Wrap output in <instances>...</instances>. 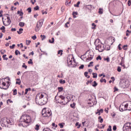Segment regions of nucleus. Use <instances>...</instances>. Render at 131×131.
Instances as JSON below:
<instances>
[{
    "mask_svg": "<svg viewBox=\"0 0 131 131\" xmlns=\"http://www.w3.org/2000/svg\"><path fill=\"white\" fill-rule=\"evenodd\" d=\"M48 99L49 96L47 93H40L36 96V103L38 104V105L42 106L43 105H46V103L48 102Z\"/></svg>",
    "mask_w": 131,
    "mask_h": 131,
    "instance_id": "f257e3e1",
    "label": "nucleus"
},
{
    "mask_svg": "<svg viewBox=\"0 0 131 131\" xmlns=\"http://www.w3.org/2000/svg\"><path fill=\"white\" fill-rule=\"evenodd\" d=\"M30 122H31V117L28 115H23L19 119V124L23 127H27Z\"/></svg>",
    "mask_w": 131,
    "mask_h": 131,
    "instance_id": "f03ea898",
    "label": "nucleus"
},
{
    "mask_svg": "<svg viewBox=\"0 0 131 131\" xmlns=\"http://www.w3.org/2000/svg\"><path fill=\"white\" fill-rule=\"evenodd\" d=\"M42 115L43 117H50L52 115V112L51 110H48L46 108H43L42 111Z\"/></svg>",
    "mask_w": 131,
    "mask_h": 131,
    "instance_id": "7ed1b4c3",
    "label": "nucleus"
},
{
    "mask_svg": "<svg viewBox=\"0 0 131 131\" xmlns=\"http://www.w3.org/2000/svg\"><path fill=\"white\" fill-rule=\"evenodd\" d=\"M42 24H43V19H41L37 23L35 29L36 32L39 31V30L41 28V26H42Z\"/></svg>",
    "mask_w": 131,
    "mask_h": 131,
    "instance_id": "20e7f679",
    "label": "nucleus"
},
{
    "mask_svg": "<svg viewBox=\"0 0 131 131\" xmlns=\"http://www.w3.org/2000/svg\"><path fill=\"white\" fill-rule=\"evenodd\" d=\"M123 131H131V122L126 123L124 124Z\"/></svg>",
    "mask_w": 131,
    "mask_h": 131,
    "instance_id": "39448f33",
    "label": "nucleus"
},
{
    "mask_svg": "<svg viewBox=\"0 0 131 131\" xmlns=\"http://www.w3.org/2000/svg\"><path fill=\"white\" fill-rule=\"evenodd\" d=\"M96 50H98L99 52H102L105 50L104 44L100 43L98 45H96Z\"/></svg>",
    "mask_w": 131,
    "mask_h": 131,
    "instance_id": "423d86ee",
    "label": "nucleus"
},
{
    "mask_svg": "<svg viewBox=\"0 0 131 131\" xmlns=\"http://www.w3.org/2000/svg\"><path fill=\"white\" fill-rule=\"evenodd\" d=\"M68 64L72 65V63H75V59L72 55L69 56L67 58Z\"/></svg>",
    "mask_w": 131,
    "mask_h": 131,
    "instance_id": "0eeeda50",
    "label": "nucleus"
},
{
    "mask_svg": "<svg viewBox=\"0 0 131 131\" xmlns=\"http://www.w3.org/2000/svg\"><path fill=\"white\" fill-rule=\"evenodd\" d=\"M4 78L3 79H0V89H1L2 90H7V89H6V82H4L3 80Z\"/></svg>",
    "mask_w": 131,
    "mask_h": 131,
    "instance_id": "6e6552de",
    "label": "nucleus"
},
{
    "mask_svg": "<svg viewBox=\"0 0 131 131\" xmlns=\"http://www.w3.org/2000/svg\"><path fill=\"white\" fill-rule=\"evenodd\" d=\"M6 122L7 124L12 125V124H14V119L12 118H9L8 119V118H6Z\"/></svg>",
    "mask_w": 131,
    "mask_h": 131,
    "instance_id": "1a4fd4ad",
    "label": "nucleus"
},
{
    "mask_svg": "<svg viewBox=\"0 0 131 131\" xmlns=\"http://www.w3.org/2000/svg\"><path fill=\"white\" fill-rule=\"evenodd\" d=\"M125 108L127 109L129 111H131V101H128L127 103L124 105Z\"/></svg>",
    "mask_w": 131,
    "mask_h": 131,
    "instance_id": "9d476101",
    "label": "nucleus"
},
{
    "mask_svg": "<svg viewBox=\"0 0 131 131\" xmlns=\"http://www.w3.org/2000/svg\"><path fill=\"white\" fill-rule=\"evenodd\" d=\"M7 19V24H5V22L4 21V20H3V24L4 25H5V26H8V25H10L11 23H12V21L11 20V19H10V17L8 16Z\"/></svg>",
    "mask_w": 131,
    "mask_h": 131,
    "instance_id": "9b49d317",
    "label": "nucleus"
},
{
    "mask_svg": "<svg viewBox=\"0 0 131 131\" xmlns=\"http://www.w3.org/2000/svg\"><path fill=\"white\" fill-rule=\"evenodd\" d=\"M69 102V100H66V99H65L64 98V99H63V100H61L59 103L62 105H66V104Z\"/></svg>",
    "mask_w": 131,
    "mask_h": 131,
    "instance_id": "f8f14e48",
    "label": "nucleus"
},
{
    "mask_svg": "<svg viewBox=\"0 0 131 131\" xmlns=\"http://www.w3.org/2000/svg\"><path fill=\"white\" fill-rule=\"evenodd\" d=\"M119 110L121 112H123V111H125V110H127V109H126V108L124 107L123 104H122L120 106Z\"/></svg>",
    "mask_w": 131,
    "mask_h": 131,
    "instance_id": "ddd939ff",
    "label": "nucleus"
},
{
    "mask_svg": "<svg viewBox=\"0 0 131 131\" xmlns=\"http://www.w3.org/2000/svg\"><path fill=\"white\" fill-rule=\"evenodd\" d=\"M94 58V55L92 54V53H89L88 55V57L87 58V60L89 61H91Z\"/></svg>",
    "mask_w": 131,
    "mask_h": 131,
    "instance_id": "4468645a",
    "label": "nucleus"
},
{
    "mask_svg": "<svg viewBox=\"0 0 131 131\" xmlns=\"http://www.w3.org/2000/svg\"><path fill=\"white\" fill-rule=\"evenodd\" d=\"M0 30H2V32H3V33H5V32H6V27H5V26H2L0 28Z\"/></svg>",
    "mask_w": 131,
    "mask_h": 131,
    "instance_id": "2eb2a0df",
    "label": "nucleus"
},
{
    "mask_svg": "<svg viewBox=\"0 0 131 131\" xmlns=\"http://www.w3.org/2000/svg\"><path fill=\"white\" fill-rule=\"evenodd\" d=\"M104 50H105V51H110V46L109 45L105 46V47L104 48Z\"/></svg>",
    "mask_w": 131,
    "mask_h": 131,
    "instance_id": "dca6fc26",
    "label": "nucleus"
},
{
    "mask_svg": "<svg viewBox=\"0 0 131 131\" xmlns=\"http://www.w3.org/2000/svg\"><path fill=\"white\" fill-rule=\"evenodd\" d=\"M49 41L50 43H54V42H55V38H54V37H52V40L49 39Z\"/></svg>",
    "mask_w": 131,
    "mask_h": 131,
    "instance_id": "f3484780",
    "label": "nucleus"
},
{
    "mask_svg": "<svg viewBox=\"0 0 131 131\" xmlns=\"http://www.w3.org/2000/svg\"><path fill=\"white\" fill-rule=\"evenodd\" d=\"M19 26L20 27H24V26H25V23H24L23 22H20L19 24Z\"/></svg>",
    "mask_w": 131,
    "mask_h": 131,
    "instance_id": "a211bd4d",
    "label": "nucleus"
},
{
    "mask_svg": "<svg viewBox=\"0 0 131 131\" xmlns=\"http://www.w3.org/2000/svg\"><path fill=\"white\" fill-rule=\"evenodd\" d=\"M15 54L16 56H18V55H20L21 53L20 52V51H19V50H16L15 51Z\"/></svg>",
    "mask_w": 131,
    "mask_h": 131,
    "instance_id": "6ab92c4d",
    "label": "nucleus"
},
{
    "mask_svg": "<svg viewBox=\"0 0 131 131\" xmlns=\"http://www.w3.org/2000/svg\"><path fill=\"white\" fill-rule=\"evenodd\" d=\"M23 31V29L20 28L19 29V31H17L18 34H21V33H23V32H22Z\"/></svg>",
    "mask_w": 131,
    "mask_h": 131,
    "instance_id": "aec40b11",
    "label": "nucleus"
},
{
    "mask_svg": "<svg viewBox=\"0 0 131 131\" xmlns=\"http://www.w3.org/2000/svg\"><path fill=\"white\" fill-rule=\"evenodd\" d=\"M59 82L62 84H64V83H66V81H65V80L60 79L59 80Z\"/></svg>",
    "mask_w": 131,
    "mask_h": 131,
    "instance_id": "412c9836",
    "label": "nucleus"
},
{
    "mask_svg": "<svg viewBox=\"0 0 131 131\" xmlns=\"http://www.w3.org/2000/svg\"><path fill=\"white\" fill-rule=\"evenodd\" d=\"M7 85H6V87H5V89H6V90H7V89H9V88L10 87V85L11 84L10 83V81H7Z\"/></svg>",
    "mask_w": 131,
    "mask_h": 131,
    "instance_id": "4be33fe9",
    "label": "nucleus"
},
{
    "mask_svg": "<svg viewBox=\"0 0 131 131\" xmlns=\"http://www.w3.org/2000/svg\"><path fill=\"white\" fill-rule=\"evenodd\" d=\"M100 81V82H105V83L107 82V81H106V79H103V78H101Z\"/></svg>",
    "mask_w": 131,
    "mask_h": 131,
    "instance_id": "5701e85b",
    "label": "nucleus"
},
{
    "mask_svg": "<svg viewBox=\"0 0 131 131\" xmlns=\"http://www.w3.org/2000/svg\"><path fill=\"white\" fill-rule=\"evenodd\" d=\"M63 124H65V123H61L58 124V125L60 126V128H63V127H64Z\"/></svg>",
    "mask_w": 131,
    "mask_h": 131,
    "instance_id": "b1692460",
    "label": "nucleus"
},
{
    "mask_svg": "<svg viewBox=\"0 0 131 131\" xmlns=\"http://www.w3.org/2000/svg\"><path fill=\"white\" fill-rule=\"evenodd\" d=\"M92 75H93V78H97V77H98V74H97V73H93Z\"/></svg>",
    "mask_w": 131,
    "mask_h": 131,
    "instance_id": "393cba45",
    "label": "nucleus"
},
{
    "mask_svg": "<svg viewBox=\"0 0 131 131\" xmlns=\"http://www.w3.org/2000/svg\"><path fill=\"white\" fill-rule=\"evenodd\" d=\"M93 84H92V86H94V88L97 86V85H98V83H97V82L96 81H94L93 82Z\"/></svg>",
    "mask_w": 131,
    "mask_h": 131,
    "instance_id": "a878e982",
    "label": "nucleus"
},
{
    "mask_svg": "<svg viewBox=\"0 0 131 131\" xmlns=\"http://www.w3.org/2000/svg\"><path fill=\"white\" fill-rule=\"evenodd\" d=\"M80 4V2L78 1L76 4L74 5V7H76L77 8H78L79 7V5Z\"/></svg>",
    "mask_w": 131,
    "mask_h": 131,
    "instance_id": "bb28decb",
    "label": "nucleus"
},
{
    "mask_svg": "<svg viewBox=\"0 0 131 131\" xmlns=\"http://www.w3.org/2000/svg\"><path fill=\"white\" fill-rule=\"evenodd\" d=\"M28 64H31V65H33V61H32V59H30L29 61H28Z\"/></svg>",
    "mask_w": 131,
    "mask_h": 131,
    "instance_id": "cd10ccee",
    "label": "nucleus"
},
{
    "mask_svg": "<svg viewBox=\"0 0 131 131\" xmlns=\"http://www.w3.org/2000/svg\"><path fill=\"white\" fill-rule=\"evenodd\" d=\"M40 37L41 38V40H43L44 39H46V36L45 35H41Z\"/></svg>",
    "mask_w": 131,
    "mask_h": 131,
    "instance_id": "c85d7f7f",
    "label": "nucleus"
},
{
    "mask_svg": "<svg viewBox=\"0 0 131 131\" xmlns=\"http://www.w3.org/2000/svg\"><path fill=\"white\" fill-rule=\"evenodd\" d=\"M60 56H62L63 55V50H59L58 51V55H60Z\"/></svg>",
    "mask_w": 131,
    "mask_h": 131,
    "instance_id": "c756f323",
    "label": "nucleus"
},
{
    "mask_svg": "<svg viewBox=\"0 0 131 131\" xmlns=\"http://www.w3.org/2000/svg\"><path fill=\"white\" fill-rule=\"evenodd\" d=\"M70 107H71V108H73V109H74L75 108V103H73V104H70Z\"/></svg>",
    "mask_w": 131,
    "mask_h": 131,
    "instance_id": "7c9ffc66",
    "label": "nucleus"
},
{
    "mask_svg": "<svg viewBox=\"0 0 131 131\" xmlns=\"http://www.w3.org/2000/svg\"><path fill=\"white\" fill-rule=\"evenodd\" d=\"M99 14H103V9L102 8L99 9Z\"/></svg>",
    "mask_w": 131,
    "mask_h": 131,
    "instance_id": "2f4dec72",
    "label": "nucleus"
},
{
    "mask_svg": "<svg viewBox=\"0 0 131 131\" xmlns=\"http://www.w3.org/2000/svg\"><path fill=\"white\" fill-rule=\"evenodd\" d=\"M58 92H62V91L64 90V88H63V87H58Z\"/></svg>",
    "mask_w": 131,
    "mask_h": 131,
    "instance_id": "473e14b6",
    "label": "nucleus"
},
{
    "mask_svg": "<svg viewBox=\"0 0 131 131\" xmlns=\"http://www.w3.org/2000/svg\"><path fill=\"white\" fill-rule=\"evenodd\" d=\"M31 42V40H26V43L27 46H29L30 45V43Z\"/></svg>",
    "mask_w": 131,
    "mask_h": 131,
    "instance_id": "72a5a7b5",
    "label": "nucleus"
},
{
    "mask_svg": "<svg viewBox=\"0 0 131 131\" xmlns=\"http://www.w3.org/2000/svg\"><path fill=\"white\" fill-rule=\"evenodd\" d=\"M76 126H78L77 128H80L81 125H80V124H79V122H77V123H76Z\"/></svg>",
    "mask_w": 131,
    "mask_h": 131,
    "instance_id": "f704fd0d",
    "label": "nucleus"
},
{
    "mask_svg": "<svg viewBox=\"0 0 131 131\" xmlns=\"http://www.w3.org/2000/svg\"><path fill=\"white\" fill-rule=\"evenodd\" d=\"M13 96H16L17 95V89H15L13 90Z\"/></svg>",
    "mask_w": 131,
    "mask_h": 131,
    "instance_id": "c9c22d12",
    "label": "nucleus"
},
{
    "mask_svg": "<svg viewBox=\"0 0 131 131\" xmlns=\"http://www.w3.org/2000/svg\"><path fill=\"white\" fill-rule=\"evenodd\" d=\"M7 57V55H6V54H5V55H4L3 56V59H4V60H8L9 58H7V57Z\"/></svg>",
    "mask_w": 131,
    "mask_h": 131,
    "instance_id": "e433bc0d",
    "label": "nucleus"
},
{
    "mask_svg": "<svg viewBox=\"0 0 131 131\" xmlns=\"http://www.w3.org/2000/svg\"><path fill=\"white\" fill-rule=\"evenodd\" d=\"M107 131H112V128L111 127V125L108 126V128L107 129Z\"/></svg>",
    "mask_w": 131,
    "mask_h": 131,
    "instance_id": "4c0bfd02",
    "label": "nucleus"
},
{
    "mask_svg": "<svg viewBox=\"0 0 131 131\" xmlns=\"http://www.w3.org/2000/svg\"><path fill=\"white\" fill-rule=\"evenodd\" d=\"M39 9V7L38 6H36L34 8V11H37V10Z\"/></svg>",
    "mask_w": 131,
    "mask_h": 131,
    "instance_id": "58836bf2",
    "label": "nucleus"
},
{
    "mask_svg": "<svg viewBox=\"0 0 131 131\" xmlns=\"http://www.w3.org/2000/svg\"><path fill=\"white\" fill-rule=\"evenodd\" d=\"M35 129H36V130H38V129H39V125L36 124Z\"/></svg>",
    "mask_w": 131,
    "mask_h": 131,
    "instance_id": "ea45409f",
    "label": "nucleus"
},
{
    "mask_svg": "<svg viewBox=\"0 0 131 131\" xmlns=\"http://www.w3.org/2000/svg\"><path fill=\"white\" fill-rule=\"evenodd\" d=\"M23 68H25V69H27V66L25 65V63H24L22 66Z\"/></svg>",
    "mask_w": 131,
    "mask_h": 131,
    "instance_id": "a19ab883",
    "label": "nucleus"
},
{
    "mask_svg": "<svg viewBox=\"0 0 131 131\" xmlns=\"http://www.w3.org/2000/svg\"><path fill=\"white\" fill-rule=\"evenodd\" d=\"M117 71L118 72H121V67H118Z\"/></svg>",
    "mask_w": 131,
    "mask_h": 131,
    "instance_id": "79ce46f5",
    "label": "nucleus"
},
{
    "mask_svg": "<svg viewBox=\"0 0 131 131\" xmlns=\"http://www.w3.org/2000/svg\"><path fill=\"white\" fill-rule=\"evenodd\" d=\"M84 68V65L82 64V65H81V66L79 67V70H80V69H83Z\"/></svg>",
    "mask_w": 131,
    "mask_h": 131,
    "instance_id": "37998d69",
    "label": "nucleus"
},
{
    "mask_svg": "<svg viewBox=\"0 0 131 131\" xmlns=\"http://www.w3.org/2000/svg\"><path fill=\"white\" fill-rule=\"evenodd\" d=\"M31 3L32 4V5H34V4L36 3V0H31Z\"/></svg>",
    "mask_w": 131,
    "mask_h": 131,
    "instance_id": "c03bdc74",
    "label": "nucleus"
},
{
    "mask_svg": "<svg viewBox=\"0 0 131 131\" xmlns=\"http://www.w3.org/2000/svg\"><path fill=\"white\" fill-rule=\"evenodd\" d=\"M43 131H52L49 128H44Z\"/></svg>",
    "mask_w": 131,
    "mask_h": 131,
    "instance_id": "a18cd8bd",
    "label": "nucleus"
},
{
    "mask_svg": "<svg viewBox=\"0 0 131 131\" xmlns=\"http://www.w3.org/2000/svg\"><path fill=\"white\" fill-rule=\"evenodd\" d=\"M59 98L61 99V101L65 99V97H64L63 95H60L59 96Z\"/></svg>",
    "mask_w": 131,
    "mask_h": 131,
    "instance_id": "49530a36",
    "label": "nucleus"
},
{
    "mask_svg": "<svg viewBox=\"0 0 131 131\" xmlns=\"http://www.w3.org/2000/svg\"><path fill=\"white\" fill-rule=\"evenodd\" d=\"M92 26H94L92 27V29H96V26H97L96 25H95V23H92Z\"/></svg>",
    "mask_w": 131,
    "mask_h": 131,
    "instance_id": "de8ad7c7",
    "label": "nucleus"
},
{
    "mask_svg": "<svg viewBox=\"0 0 131 131\" xmlns=\"http://www.w3.org/2000/svg\"><path fill=\"white\" fill-rule=\"evenodd\" d=\"M127 5H128V7H130V5H131V1L130 0H129L128 1Z\"/></svg>",
    "mask_w": 131,
    "mask_h": 131,
    "instance_id": "09e8293b",
    "label": "nucleus"
},
{
    "mask_svg": "<svg viewBox=\"0 0 131 131\" xmlns=\"http://www.w3.org/2000/svg\"><path fill=\"white\" fill-rule=\"evenodd\" d=\"M15 46L16 45L15 44L12 45V46H10V49H14V48H15Z\"/></svg>",
    "mask_w": 131,
    "mask_h": 131,
    "instance_id": "8fccbe9b",
    "label": "nucleus"
},
{
    "mask_svg": "<svg viewBox=\"0 0 131 131\" xmlns=\"http://www.w3.org/2000/svg\"><path fill=\"white\" fill-rule=\"evenodd\" d=\"M27 11H28V13H31L32 10H31V7L28 8L27 9Z\"/></svg>",
    "mask_w": 131,
    "mask_h": 131,
    "instance_id": "3c124183",
    "label": "nucleus"
},
{
    "mask_svg": "<svg viewBox=\"0 0 131 131\" xmlns=\"http://www.w3.org/2000/svg\"><path fill=\"white\" fill-rule=\"evenodd\" d=\"M96 60H102V57H101L100 56H98L97 58H96Z\"/></svg>",
    "mask_w": 131,
    "mask_h": 131,
    "instance_id": "603ef678",
    "label": "nucleus"
},
{
    "mask_svg": "<svg viewBox=\"0 0 131 131\" xmlns=\"http://www.w3.org/2000/svg\"><path fill=\"white\" fill-rule=\"evenodd\" d=\"M88 74H89V73L88 72H85L84 73V76L85 77H88Z\"/></svg>",
    "mask_w": 131,
    "mask_h": 131,
    "instance_id": "864d4df0",
    "label": "nucleus"
},
{
    "mask_svg": "<svg viewBox=\"0 0 131 131\" xmlns=\"http://www.w3.org/2000/svg\"><path fill=\"white\" fill-rule=\"evenodd\" d=\"M104 60L107 61V62H110V58H109V57H107L106 58H105Z\"/></svg>",
    "mask_w": 131,
    "mask_h": 131,
    "instance_id": "5fc2aeb1",
    "label": "nucleus"
},
{
    "mask_svg": "<svg viewBox=\"0 0 131 131\" xmlns=\"http://www.w3.org/2000/svg\"><path fill=\"white\" fill-rule=\"evenodd\" d=\"M113 130H116L117 129V127H116V125H114L113 128Z\"/></svg>",
    "mask_w": 131,
    "mask_h": 131,
    "instance_id": "6e6d98bb",
    "label": "nucleus"
},
{
    "mask_svg": "<svg viewBox=\"0 0 131 131\" xmlns=\"http://www.w3.org/2000/svg\"><path fill=\"white\" fill-rule=\"evenodd\" d=\"M121 46V44H119L118 45V49L120 51H121V50H122V48H121V47H120V46Z\"/></svg>",
    "mask_w": 131,
    "mask_h": 131,
    "instance_id": "4d7b16f0",
    "label": "nucleus"
},
{
    "mask_svg": "<svg viewBox=\"0 0 131 131\" xmlns=\"http://www.w3.org/2000/svg\"><path fill=\"white\" fill-rule=\"evenodd\" d=\"M16 84L20 85V84H21V81H16Z\"/></svg>",
    "mask_w": 131,
    "mask_h": 131,
    "instance_id": "13d9d810",
    "label": "nucleus"
},
{
    "mask_svg": "<svg viewBox=\"0 0 131 131\" xmlns=\"http://www.w3.org/2000/svg\"><path fill=\"white\" fill-rule=\"evenodd\" d=\"M96 114H98V115H101V114L100 113V110H97V112L96 113Z\"/></svg>",
    "mask_w": 131,
    "mask_h": 131,
    "instance_id": "bf43d9fd",
    "label": "nucleus"
},
{
    "mask_svg": "<svg viewBox=\"0 0 131 131\" xmlns=\"http://www.w3.org/2000/svg\"><path fill=\"white\" fill-rule=\"evenodd\" d=\"M52 126H55V127H58V125H56V124H55V123H53Z\"/></svg>",
    "mask_w": 131,
    "mask_h": 131,
    "instance_id": "052dcab7",
    "label": "nucleus"
},
{
    "mask_svg": "<svg viewBox=\"0 0 131 131\" xmlns=\"http://www.w3.org/2000/svg\"><path fill=\"white\" fill-rule=\"evenodd\" d=\"M41 13H42V15H45V14H48V12H47V11L43 12V10L41 11Z\"/></svg>",
    "mask_w": 131,
    "mask_h": 131,
    "instance_id": "680f3d73",
    "label": "nucleus"
},
{
    "mask_svg": "<svg viewBox=\"0 0 131 131\" xmlns=\"http://www.w3.org/2000/svg\"><path fill=\"white\" fill-rule=\"evenodd\" d=\"M32 39H33L34 40H35V39H36V36L34 35L32 37Z\"/></svg>",
    "mask_w": 131,
    "mask_h": 131,
    "instance_id": "e2e57ef3",
    "label": "nucleus"
},
{
    "mask_svg": "<svg viewBox=\"0 0 131 131\" xmlns=\"http://www.w3.org/2000/svg\"><path fill=\"white\" fill-rule=\"evenodd\" d=\"M114 92L118 91V89L116 87H114Z\"/></svg>",
    "mask_w": 131,
    "mask_h": 131,
    "instance_id": "0e129e2a",
    "label": "nucleus"
},
{
    "mask_svg": "<svg viewBox=\"0 0 131 131\" xmlns=\"http://www.w3.org/2000/svg\"><path fill=\"white\" fill-rule=\"evenodd\" d=\"M126 47H127V45H124L122 48L124 50H127V49L125 48Z\"/></svg>",
    "mask_w": 131,
    "mask_h": 131,
    "instance_id": "69168bd1",
    "label": "nucleus"
},
{
    "mask_svg": "<svg viewBox=\"0 0 131 131\" xmlns=\"http://www.w3.org/2000/svg\"><path fill=\"white\" fill-rule=\"evenodd\" d=\"M73 15H78L77 12H73Z\"/></svg>",
    "mask_w": 131,
    "mask_h": 131,
    "instance_id": "338daca9",
    "label": "nucleus"
},
{
    "mask_svg": "<svg viewBox=\"0 0 131 131\" xmlns=\"http://www.w3.org/2000/svg\"><path fill=\"white\" fill-rule=\"evenodd\" d=\"M14 6H16V5H19V2H16L15 3H14Z\"/></svg>",
    "mask_w": 131,
    "mask_h": 131,
    "instance_id": "774afa93",
    "label": "nucleus"
}]
</instances>
